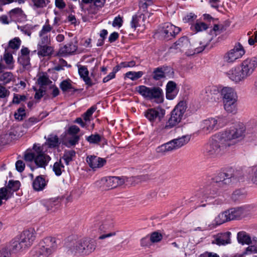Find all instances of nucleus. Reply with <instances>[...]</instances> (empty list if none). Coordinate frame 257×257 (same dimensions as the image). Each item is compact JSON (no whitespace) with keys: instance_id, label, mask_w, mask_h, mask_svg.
I'll return each instance as SVG.
<instances>
[{"instance_id":"nucleus-43","label":"nucleus","mask_w":257,"mask_h":257,"mask_svg":"<svg viewBox=\"0 0 257 257\" xmlns=\"http://www.w3.org/2000/svg\"><path fill=\"white\" fill-rule=\"evenodd\" d=\"M64 166L62 163L61 160L56 162L53 167V171L57 176H59L62 174V170L64 171Z\"/></svg>"},{"instance_id":"nucleus-1","label":"nucleus","mask_w":257,"mask_h":257,"mask_svg":"<svg viewBox=\"0 0 257 257\" xmlns=\"http://www.w3.org/2000/svg\"><path fill=\"white\" fill-rule=\"evenodd\" d=\"M229 148L230 145L218 134L204 146L203 153L208 158H215L227 153Z\"/></svg>"},{"instance_id":"nucleus-9","label":"nucleus","mask_w":257,"mask_h":257,"mask_svg":"<svg viewBox=\"0 0 257 257\" xmlns=\"http://www.w3.org/2000/svg\"><path fill=\"white\" fill-rule=\"evenodd\" d=\"M93 223L102 232H106L113 226V219L105 211L99 212L93 218Z\"/></svg>"},{"instance_id":"nucleus-13","label":"nucleus","mask_w":257,"mask_h":257,"mask_svg":"<svg viewBox=\"0 0 257 257\" xmlns=\"http://www.w3.org/2000/svg\"><path fill=\"white\" fill-rule=\"evenodd\" d=\"M245 53L242 46L237 43L233 49H231L224 56V60L227 63H233L235 60L241 58Z\"/></svg>"},{"instance_id":"nucleus-59","label":"nucleus","mask_w":257,"mask_h":257,"mask_svg":"<svg viewBox=\"0 0 257 257\" xmlns=\"http://www.w3.org/2000/svg\"><path fill=\"white\" fill-rule=\"evenodd\" d=\"M12 77L13 74L11 72H5L0 77V80L3 82V84H7L11 81Z\"/></svg>"},{"instance_id":"nucleus-38","label":"nucleus","mask_w":257,"mask_h":257,"mask_svg":"<svg viewBox=\"0 0 257 257\" xmlns=\"http://www.w3.org/2000/svg\"><path fill=\"white\" fill-rule=\"evenodd\" d=\"M153 78L157 81L165 78V75L163 73V67H159L154 69L153 74Z\"/></svg>"},{"instance_id":"nucleus-50","label":"nucleus","mask_w":257,"mask_h":257,"mask_svg":"<svg viewBox=\"0 0 257 257\" xmlns=\"http://www.w3.org/2000/svg\"><path fill=\"white\" fill-rule=\"evenodd\" d=\"M163 67V73L165 75V78H173L175 75L174 69L170 66H162Z\"/></svg>"},{"instance_id":"nucleus-24","label":"nucleus","mask_w":257,"mask_h":257,"mask_svg":"<svg viewBox=\"0 0 257 257\" xmlns=\"http://www.w3.org/2000/svg\"><path fill=\"white\" fill-rule=\"evenodd\" d=\"M78 73L80 78L83 79L85 84L88 87H91L94 84L88 76L89 71L85 66H82L78 68Z\"/></svg>"},{"instance_id":"nucleus-3","label":"nucleus","mask_w":257,"mask_h":257,"mask_svg":"<svg viewBox=\"0 0 257 257\" xmlns=\"http://www.w3.org/2000/svg\"><path fill=\"white\" fill-rule=\"evenodd\" d=\"M245 126L242 123H239L226 129L220 133L226 143L230 145V147L242 141L245 137Z\"/></svg>"},{"instance_id":"nucleus-26","label":"nucleus","mask_w":257,"mask_h":257,"mask_svg":"<svg viewBox=\"0 0 257 257\" xmlns=\"http://www.w3.org/2000/svg\"><path fill=\"white\" fill-rule=\"evenodd\" d=\"M83 248L85 255L88 254L92 252L95 249L96 245L95 241L92 239H83Z\"/></svg>"},{"instance_id":"nucleus-6","label":"nucleus","mask_w":257,"mask_h":257,"mask_svg":"<svg viewBox=\"0 0 257 257\" xmlns=\"http://www.w3.org/2000/svg\"><path fill=\"white\" fill-rule=\"evenodd\" d=\"M247 214V210L245 207L232 208L219 213L215 221L217 225H221L231 220L240 219Z\"/></svg>"},{"instance_id":"nucleus-35","label":"nucleus","mask_w":257,"mask_h":257,"mask_svg":"<svg viewBox=\"0 0 257 257\" xmlns=\"http://www.w3.org/2000/svg\"><path fill=\"white\" fill-rule=\"evenodd\" d=\"M37 48V54L39 57L50 56L53 51V48L48 45L38 47Z\"/></svg>"},{"instance_id":"nucleus-29","label":"nucleus","mask_w":257,"mask_h":257,"mask_svg":"<svg viewBox=\"0 0 257 257\" xmlns=\"http://www.w3.org/2000/svg\"><path fill=\"white\" fill-rule=\"evenodd\" d=\"M237 100L223 101L224 109L228 113L235 114L237 111Z\"/></svg>"},{"instance_id":"nucleus-46","label":"nucleus","mask_w":257,"mask_h":257,"mask_svg":"<svg viewBox=\"0 0 257 257\" xmlns=\"http://www.w3.org/2000/svg\"><path fill=\"white\" fill-rule=\"evenodd\" d=\"M70 137H68L66 142V145L68 147L75 146L76 144H78L80 139V137L79 135H70Z\"/></svg>"},{"instance_id":"nucleus-61","label":"nucleus","mask_w":257,"mask_h":257,"mask_svg":"<svg viewBox=\"0 0 257 257\" xmlns=\"http://www.w3.org/2000/svg\"><path fill=\"white\" fill-rule=\"evenodd\" d=\"M27 99V96L25 95H20L14 93L13 99V103L18 104L22 101H25Z\"/></svg>"},{"instance_id":"nucleus-19","label":"nucleus","mask_w":257,"mask_h":257,"mask_svg":"<svg viewBox=\"0 0 257 257\" xmlns=\"http://www.w3.org/2000/svg\"><path fill=\"white\" fill-rule=\"evenodd\" d=\"M178 92L177 84L174 81H169L166 85V98L169 100L173 99L177 96Z\"/></svg>"},{"instance_id":"nucleus-33","label":"nucleus","mask_w":257,"mask_h":257,"mask_svg":"<svg viewBox=\"0 0 257 257\" xmlns=\"http://www.w3.org/2000/svg\"><path fill=\"white\" fill-rule=\"evenodd\" d=\"M237 241L242 244H249L251 243V237L245 231H240L237 235Z\"/></svg>"},{"instance_id":"nucleus-58","label":"nucleus","mask_w":257,"mask_h":257,"mask_svg":"<svg viewBox=\"0 0 257 257\" xmlns=\"http://www.w3.org/2000/svg\"><path fill=\"white\" fill-rule=\"evenodd\" d=\"M37 155V150H36V152H26L24 159L26 162H32L34 161L35 162V160Z\"/></svg>"},{"instance_id":"nucleus-48","label":"nucleus","mask_w":257,"mask_h":257,"mask_svg":"<svg viewBox=\"0 0 257 257\" xmlns=\"http://www.w3.org/2000/svg\"><path fill=\"white\" fill-rule=\"evenodd\" d=\"M143 74V71H129L125 73V76L132 80L135 81L142 77Z\"/></svg>"},{"instance_id":"nucleus-16","label":"nucleus","mask_w":257,"mask_h":257,"mask_svg":"<svg viewBox=\"0 0 257 257\" xmlns=\"http://www.w3.org/2000/svg\"><path fill=\"white\" fill-rule=\"evenodd\" d=\"M86 162L89 166L93 170L103 167L106 162L105 159L94 155L87 156Z\"/></svg>"},{"instance_id":"nucleus-10","label":"nucleus","mask_w":257,"mask_h":257,"mask_svg":"<svg viewBox=\"0 0 257 257\" xmlns=\"http://www.w3.org/2000/svg\"><path fill=\"white\" fill-rule=\"evenodd\" d=\"M224 118L221 116L210 117L202 120L200 124L201 131L205 134L211 133L223 127Z\"/></svg>"},{"instance_id":"nucleus-27","label":"nucleus","mask_w":257,"mask_h":257,"mask_svg":"<svg viewBox=\"0 0 257 257\" xmlns=\"http://www.w3.org/2000/svg\"><path fill=\"white\" fill-rule=\"evenodd\" d=\"M30 50L27 47H23L21 54L19 55L18 61L20 64H30L29 58Z\"/></svg>"},{"instance_id":"nucleus-57","label":"nucleus","mask_w":257,"mask_h":257,"mask_svg":"<svg viewBox=\"0 0 257 257\" xmlns=\"http://www.w3.org/2000/svg\"><path fill=\"white\" fill-rule=\"evenodd\" d=\"M37 82L41 88L43 86L47 85L49 83H52V81L49 79V78L45 75L39 77L38 79Z\"/></svg>"},{"instance_id":"nucleus-34","label":"nucleus","mask_w":257,"mask_h":257,"mask_svg":"<svg viewBox=\"0 0 257 257\" xmlns=\"http://www.w3.org/2000/svg\"><path fill=\"white\" fill-rule=\"evenodd\" d=\"M244 79L252 74L256 68V65H239Z\"/></svg>"},{"instance_id":"nucleus-40","label":"nucleus","mask_w":257,"mask_h":257,"mask_svg":"<svg viewBox=\"0 0 257 257\" xmlns=\"http://www.w3.org/2000/svg\"><path fill=\"white\" fill-rule=\"evenodd\" d=\"M156 0H140L139 6L143 12H147L149 6L153 5Z\"/></svg>"},{"instance_id":"nucleus-56","label":"nucleus","mask_w":257,"mask_h":257,"mask_svg":"<svg viewBox=\"0 0 257 257\" xmlns=\"http://www.w3.org/2000/svg\"><path fill=\"white\" fill-rule=\"evenodd\" d=\"M96 109V107L92 106L88 109L85 113H84L82 115V117L85 121H89L90 120V117L92 116Z\"/></svg>"},{"instance_id":"nucleus-17","label":"nucleus","mask_w":257,"mask_h":257,"mask_svg":"<svg viewBox=\"0 0 257 257\" xmlns=\"http://www.w3.org/2000/svg\"><path fill=\"white\" fill-rule=\"evenodd\" d=\"M191 43L189 38L187 36H183L179 38L173 45V47L176 49H179L181 51L188 50L191 48Z\"/></svg>"},{"instance_id":"nucleus-4","label":"nucleus","mask_w":257,"mask_h":257,"mask_svg":"<svg viewBox=\"0 0 257 257\" xmlns=\"http://www.w3.org/2000/svg\"><path fill=\"white\" fill-rule=\"evenodd\" d=\"M36 239V231L34 228L23 231L19 237L13 240L11 247L13 251H18L31 246Z\"/></svg>"},{"instance_id":"nucleus-7","label":"nucleus","mask_w":257,"mask_h":257,"mask_svg":"<svg viewBox=\"0 0 257 257\" xmlns=\"http://www.w3.org/2000/svg\"><path fill=\"white\" fill-rule=\"evenodd\" d=\"M187 108L185 101H180L171 112V116L162 128L169 130L181 122Z\"/></svg>"},{"instance_id":"nucleus-28","label":"nucleus","mask_w":257,"mask_h":257,"mask_svg":"<svg viewBox=\"0 0 257 257\" xmlns=\"http://www.w3.org/2000/svg\"><path fill=\"white\" fill-rule=\"evenodd\" d=\"M77 49V45L71 42L60 48L59 53L63 55H70L74 53L76 51Z\"/></svg>"},{"instance_id":"nucleus-32","label":"nucleus","mask_w":257,"mask_h":257,"mask_svg":"<svg viewBox=\"0 0 257 257\" xmlns=\"http://www.w3.org/2000/svg\"><path fill=\"white\" fill-rule=\"evenodd\" d=\"M46 143L48 148L51 149L59 147L60 145L58 137L53 134L48 136Z\"/></svg>"},{"instance_id":"nucleus-41","label":"nucleus","mask_w":257,"mask_h":257,"mask_svg":"<svg viewBox=\"0 0 257 257\" xmlns=\"http://www.w3.org/2000/svg\"><path fill=\"white\" fill-rule=\"evenodd\" d=\"M21 40L19 38H15L14 39L10 40L9 44L6 46L5 48H9L10 49L18 50L21 45Z\"/></svg>"},{"instance_id":"nucleus-63","label":"nucleus","mask_w":257,"mask_h":257,"mask_svg":"<svg viewBox=\"0 0 257 257\" xmlns=\"http://www.w3.org/2000/svg\"><path fill=\"white\" fill-rule=\"evenodd\" d=\"M80 130L79 127L76 125H72L69 127L67 132L68 135H78Z\"/></svg>"},{"instance_id":"nucleus-18","label":"nucleus","mask_w":257,"mask_h":257,"mask_svg":"<svg viewBox=\"0 0 257 257\" xmlns=\"http://www.w3.org/2000/svg\"><path fill=\"white\" fill-rule=\"evenodd\" d=\"M11 21L21 22L26 19V16L21 8H17L11 10L9 13Z\"/></svg>"},{"instance_id":"nucleus-30","label":"nucleus","mask_w":257,"mask_h":257,"mask_svg":"<svg viewBox=\"0 0 257 257\" xmlns=\"http://www.w3.org/2000/svg\"><path fill=\"white\" fill-rule=\"evenodd\" d=\"M13 50L9 49V48H5V52L1 58V62L4 61L6 64H13L14 63L13 57Z\"/></svg>"},{"instance_id":"nucleus-64","label":"nucleus","mask_w":257,"mask_h":257,"mask_svg":"<svg viewBox=\"0 0 257 257\" xmlns=\"http://www.w3.org/2000/svg\"><path fill=\"white\" fill-rule=\"evenodd\" d=\"M34 6L37 8H41L46 7L48 0H32Z\"/></svg>"},{"instance_id":"nucleus-2","label":"nucleus","mask_w":257,"mask_h":257,"mask_svg":"<svg viewBox=\"0 0 257 257\" xmlns=\"http://www.w3.org/2000/svg\"><path fill=\"white\" fill-rule=\"evenodd\" d=\"M57 248L56 238L51 236L47 237L31 250L29 257H49Z\"/></svg>"},{"instance_id":"nucleus-37","label":"nucleus","mask_w":257,"mask_h":257,"mask_svg":"<svg viewBox=\"0 0 257 257\" xmlns=\"http://www.w3.org/2000/svg\"><path fill=\"white\" fill-rule=\"evenodd\" d=\"M26 113L25 111V106L22 104L21 107L17 109V111L14 113V117L16 120L21 121L26 117Z\"/></svg>"},{"instance_id":"nucleus-47","label":"nucleus","mask_w":257,"mask_h":257,"mask_svg":"<svg viewBox=\"0 0 257 257\" xmlns=\"http://www.w3.org/2000/svg\"><path fill=\"white\" fill-rule=\"evenodd\" d=\"M151 87L141 85L136 88L137 91L145 98H149Z\"/></svg>"},{"instance_id":"nucleus-60","label":"nucleus","mask_w":257,"mask_h":257,"mask_svg":"<svg viewBox=\"0 0 257 257\" xmlns=\"http://www.w3.org/2000/svg\"><path fill=\"white\" fill-rule=\"evenodd\" d=\"M194 29L196 32L206 30L208 28L207 25L204 22H197L194 25L191 27V28Z\"/></svg>"},{"instance_id":"nucleus-55","label":"nucleus","mask_w":257,"mask_h":257,"mask_svg":"<svg viewBox=\"0 0 257 257\" xmlns=\"http://www.w3.org/2000/svg\"><path fill=\"white\" fill-rule=\"evenodd\" d=\"M39 122V119H37L36 117H31L28 119L26 120L23 124V126L25 128H29L33 125L34 124Z\"/></svg>"},{"instance_id":"nucleus-45","label":"nucleus","mask_w":257,"mask_h":257,"mask_svg":"<svg viewBox=\"0 0 257 257\" xmlns=\"http://www.w3.org/2000/svg\"><path fill=\"white\" fill-rule=\"evenodd\" d=\"M13 196V192L8 189L6 187L0 189V198L2 200H8Z\"/></svg>"},{"instance_id":"nucleus-42","label":"nucleus","mask_w":257,"mask_h":257,"mask_svg":"<svg viewBox=\"0 0 257 257\" xmlns=\"http://www.w3.org/2000/svg\"><path fill=\"white\" fill-rule=\"evenodd\" d=\"M21 186V183L19 181H14L11 180L9 181L8 184L6 188L13 192V194L14 192L18 191Z\"/></svg>"},{"instance_id":"nucleus-44","label":"nucleus","mask_w":257,"mask_h":257,"mask_svg":"<svg viewBox=\"0 0 257 257\" xmlns=\"http://www.w3.org/2000/svg\"><path fill=\"white\" fill-rule=\"evenodd\" d=\"M60 200L59 198L51 199L46 201L45 206L47 210H53V208L59 206Z\"/></svg>"},{"instance_id":"nucleus-22","label":"nucleus","mask_w":257,"mask_h":257,"mask_svg":"<svg viewBox=\"0 0 257 257\" xmlns=\"http://www.w3.org/2000/svg\"><path fill=\"white\" fill-rule=\"evenodd\" d=\"M221 94L223 96V102L226 100H237V95L235 90L231 88L225 87L221 90Z\"/></svg>"},{"instance_id":"nucleus-21","label":"nucleus","mask_w":257,"mask_h":257,"mask_svg":"<svg viewBox=\"0 0 257 257\" xmlns=\"http://www.w3.org/2000/svg\"><path fill=\"white\" fill-rule=\"evenodd\" d=\"M149 98L154 99L157 103H161L163 100V92L159 87H151Z\"/></svg>"},{"instance_id":"nucleus-5","label":"nucleus","mask_w":257,"mask_h":257,"mask_svg":"<svg viewBox=\"0 0 257 257\" xmlns=\"http://www.w3.org/2000/svg\"><path fill=\"white\" fill-rule=\"evenodd\" d=\"M238 174V172L234 171L231 167L226 168L212 179L211 186L223 187L224 185H229L235 181H239Z\"/></svg>"},{"instance_id":"nucleus-53","label":"nucleus","mask_w":257,"mask_h":257,"mask_svg":"<svg viewBox=\"0 0 257 257\" xmlns=\"http://www.w3.org/2000/svg\"><path fill=\"white\" fill-rule=\"evenodd\" d=\"M150 237L152 243H157L162 240L163 235L158 231H154L150 234Z\"/></svg>"},{"instance_id":"nucleus-20","label":"nucleus","mask_w":257,"mask_h":257,"mask_svg":"<svg viewBox=\"0 0 257 257\" xmlns=\"http://www.w3.org/2000/svg\"><path fill=\"white\" fill-rule=\"evenodd\" d=\"M241 74L242 73L240 67L239 65H237L230 70L228 72L227 75L230 79L234 81L235 83H238L244 79Z\"/></svg>"},{"instance_id":"nucleus-62","label":"nucleus","mask_w":257,"mask_h":257,"mask_svg":"<svg viewBox=\"0 0 257 257\" xmlns=\"http://www.w3.org/2000/svg\"><path fill=\"white\" fill-rule=\"evenodd\" d=\"M60 87L63 92H66L69 89L73 88V86L67 80L62 81L60 84Z\"/></svg>"},{"instance_id":"nucleus-49","label":"nucleus","mask_w":257,"mask_h":257,"mask_svg":"<svg viewBox=\"0 0 257 257\" xmlns=\"http://www.w3.org/2000/svg\"><path fill=\"white\" fill-rule=\"evenodd\" d=\"M247 171L253 183L257 184V166L249 167Z\"/></svg>"},{"instance_id":"nucleus-36","label":"nucleus","mask_w":257,"mask_h":257,"mask_svg":"<svg viewBox=\"0 0 257 257\" xmlns=\"http://www.w3.org/2000/svg\"><path fill=\"white\" fill-rule=\"evenodd\" d=\"M75 156L76 152L74 150L65 151L62 158L64 160L66 165H68Z\"/></svg>"},{"instance_id":"nucleus-39","label":"nucleus","mask_w":257,"mask_h":257,"mask_svg":"<svg viewBox=\"0 0 257 257\" xmlns=\"http://www.w3.org/2000/svg\"><path fill=\"white\" fill-rule=\"evenodd\" d=\"M83 248L82 239L77 241L74 245L71 248L72 252L77 253L82 255H85Z\"/></svg>"},{"instance_id":"nucleus-8","label":"nucleus","mask_w":257,"mask_h":257,"mask_svg":"<svg viewBox=\"0 0 257 257\" xmlns=\"http://www.w3.org/2000/svg\"><path fill=\"white\" fill-rule=\"evenodd\" d=\"M190 139L189 136H183L159 146L157 148L156 151L161 155H165L168 152L181 148L186 144L190 141Z\"/></svg>"},{"instance_id":"nucleus-15","label":"nucleus","mask_w":257,"mask_h":257,"mask_svg":"<svg viewBox=\"0 0 257 257\" xmlns=\"http://www.w3.org/2000/svg\"><path fill=\"white\" fill-rule=\"evenodd\" d=\"M231 232L226 231L218 233L213 236L211 243L218 246L225 245L231 243Z\"/></svg>"},{"instance_id":"nucleus-11","label":"nucleus","mask_w":257,"mask_h":257,"mask_svg":"<svg viewBox=\"0 0 257 257\" xmlns=\"http://www.w3.org/2000/svg\"><path fill=\"white\" fill-rule=\"evenodd\" d=\"M145 117L152 125L162 122L165 114V110L160 107L148 109L145 112Z\"/></svg>"},{"instance_id":"nucleus-52","label":"nucleus","mask_w":257,"mask_h":257,"mask_svg":"<svg viewBox=\"0 0 257 257\" xmlns=\"http://www.w3.org/2000/svg\"><path fill=\"white\" fill-rule=\"evenodd\" d=\"M244 197L245 195L241 190H236L232 193L231 199L234 202H237L242 200Z\"/></svg>"},{"instance_id":"nucleus-23","label":"nucleus","mask_w":257,"mask_h":257,"mask_svg":"<svg viewBox=\"0 0 257 257\" xmlns=\"http://www.w3.org/2000/svg\"><path fill=\"white\" fill-rule=\"evenodd\" d=\"M47 185V182L42 175H39L34 180L32 186L34 190L37 191L43 190Z\"/></svg>"},{"instance_id":"nucleus-51","label":"nucleus","mask_w":257,"mask_h":257,"mask_svg":"<svg viewBox=\"0 0 257 257\" xmlns=\"http://www.w3.org/2000/svg\"><path fill=\"white\" fill-rule=\"evenodd\" d=\"M141 19H144V16H142V15H136L133 16L131 22V27L136 29L137 27H140V22Z\"/></svg>"},{"instance_id":"nucleus-54","label":"nucleus","mask_w":257,"mask_h":257,"mask_svg":"<svg viewBox=\"0 0 257 257\" xmlns=\"http://www.w3.org/2000/svg\"><path fill=\"white\" fill-rule=\"evenodd\" d=\"M210 190H211V186L208 187L206 189V192L205 193H204V194L202 195L201 196L200 193H198L197 195L198 196V198L200 199V200L202 199H205L206 198H208L209 197H214V195L216 194L217 191H216V190H213L212 191V192L210 191V193H208V191H210Z\"/></svg>"},{"instance_id":"nucleus-25","label":"nucleus","mask_w":257,"mask_h":257,"mask_svg":"<svg viewBox=\"0 0 257 257\" xmlns=\"http://www.w3.org/2000/svg\"><path fill=\"white\" fill-rule=\"evenodd\" d=\"M106 183L107 187L112 189L122 185L124 183V180L119 177L111 176L106 179Z\"/></svg>"},{"instance_id":"nucleus-31","label":"nucleus","mask_w":257,"mask_h":257,"mask_svg":"<svg viewBox=\"0 0 257 257\" xmlns=\"http://www.w3.org/2000/svg\"><path fill=\"white\" fill-rule=\"evenodd\" d=\"M86 140L90 144L98 145L102 141H104L106 144L107 143V141L105 140V139L103 136H100L97 133L91 134L89 136L86 137Z\"/></svg>"},{"instance_id":"nucleus-14","label":"nucleus","mask_w":257,"mask_h":257,"mask_svg":"<svg viewBox=\"0 0 257 257\" xmlns=\"http://www.w3.org/2000/svg\"><path fill=\"white\" fill-rule=\"evenodd\" d=\"M51 157L47 154L45 153L41 147H39L37 149V155L35 160V164L37 168H45L48 165Z\"/></svg>"},{"instance_id":"nucleus-12","label":"nucleus","mask_w":257,"mask_h":257,"mask_svg":"<svg viewBox=\"0 0 257 257\" xmlns=\"http://www.w3.org/2000/svg\"><path fill=\"white\" fill-rule=\"evenodd\" d=\"M181 31V29L170 23L163 24L160 29V34L166 41L171 40L175 37Z\"/></svg>"}]
</instances>
